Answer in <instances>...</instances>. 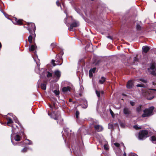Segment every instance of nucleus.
<instances>
[{
	"mask_svg": "<svg viewBox=\"0 0 156 156\" xmlns=\"http://www.w3.org/2000/svg\"><path fill=\"white\" fill-rule=\"evenodd\" d=\"M48 115L54 119L57 120L58 123L63 121V119L61 118L59 112L55 113V112H53L51 114L48 112Z\"/></svg>",
	"mask_w": 156,
	"mask_h": 156,
	"instance_id": "nucleus-1",
	"label": "nucleus"
},
{
	"mask_svg": "<svg viewBox=\"0 0 156 156\" xmlns=\"http://www.w3.org/2000/svg\"><path fill=\"white\" fill-rule=\"evenodd\" d=\"M154 108L153 106L151 107L149 109H146L144 111V113L142 115V117H148L152 114V112Z\"/></svg>",
	"mask_w": 156,
	"mask_h": 156,
	"instance_id": "nucleus-2",
	"label": "nucleus"
},
{
	"mask_svg": "<svg viewBox=\"0 0 156 156\" xmlns=\"http://www.w3.org/2000/svg\"><path fill=\"white\" fill-rule=\"evenodd\" d=\"M114 146H113V149L115 151L117 156H119L121 155L120 147H121L120 144L117 143H115L113 144Z\"/></svg>",
	"mask_w": 156,
	"mask_h": 156,
	"instance_id": "nucleus-3",
	"label": "nucleus"
},
{
	"mask_svg": "<svg viewBox=\"0 0 156 156\" xmlns=\"http://www.w3.org/2000/svg\"><path fill=\"white\" fill-rule=\"evenodd\" d=\"M146 93L145 95L146 96H147L148 95H154V96H153L152 97L147 98V99L151 100L154 98L155 95L156 94V89H148L147 90Z\"/></svg>",
	"mask_w": 156,
	"mask_h": 156,
	"instance_id": "nucleus-4",
	"label": "nucleus"
},
{
	"mask_svg": "<svg viewBox=\"0 0 156 156\" xmlns=\"http://www.w3.org/2000/svg\"><path fill=\"white\" fill-rule=\"evenodd\" d=\"M148 132L146 130H143L140 132L138 136L139 140H143L147 137Z\"/></svg>",
	"mask_w": 156,
	"mask_h": 156,
	"instance_id": "nucleus-5",
	"label": "nucleus"
},
{
	"mask_svg": "<svg viewBox=\"0 0 156 156\" xmlns=\"http://www.w3.org/2000/svg\"><path fill=\"white\" fill-rule=\"evenodd\" d=\"M37 68L35 69V71L37 73H38L40 75L41 77H43L45 75L44 70L42 69L40 71L39 68V66H40V64L39 63H37Z\"/></svg>",
	"mask_w": 156,
	"mask_h": 156,
	"instance_id": "nucleus-6",
	"label": "nucleus"
},
{
	"mask_svg": "<svg viewBox=\"0 0 156 156\" xmlns=\"http://www.w3.org/2000/svg\"><path fill=\"white\" fill-rule=\"evenodd\" d=\"M61 76V72L58 70L55 71L54 74L53 75V78L55 79V82H57Z\"/></svg>",
	"mask_w": 156,
	"mask_h": 156,
	"instance_id": "nucleus-7",
	"label": "nucleus"
},
{
	"mask_svg": "<svg viewBox=\"0 0 156 156\" xmlns=\"http://www.w3.org/2000/svg\"><path fill=\"white\" fill-rule=\"evenodd\" d=\"M148 71L151 74L156 75V69L155 68V65L154 64H152L150 67L148 69Z\"/></svg>",
	"mask_w": 156,
	"mask_h": 156,
	"instance_id": "nucleus-8",
	"label": "nucleus"
},
{
	"mask_svg": "<svg viewBox=\"0 0 156 156\" xmlns=\"http://www.w3.org/2000/svg\"><path fill=\"white\" fill-rule=\"evenodd\" d=\"M27 25L29 26L28 30L30 32L32 30H33L34 32H35L36 30V27L34 23H27Z\"/></svg>",
	"mask_w": 156,
	"mask_h": 156,
	"instance_id": "nucleus-9",
	"label": "nucleus"
},
{
	"mask_svg": "<svg viewBox=\"0 0 156 156\" xmlns=\"http://www.w3.org/2000/svg\"><path fill=\"white\" fill-rule=\"evenodd\" d=\"M94 127L95 130L98 132H101L103 129L102 126L98 124H94Z\"/></svg>",
	"mask_w": 156,
	"mask_h": 156,
	"instance_id": "nucleus-10",
	"label": "nucleus"
},
{
	"mask_svg": "<svg viewBox=\"0 0 156 156\" xmlns=\"http://www.w3.org/2000/svg\"><path fill=\"white\" fill-rule=\"evenodd\" d=\"M13 137H14L15 140L16 141H19L20 140V137L19 135L18 134H12L11 136V139L12 142V139Z\"/></svg>",
	"mask_w": 156,
	"mask_h": 156,
	"instance_id": "nucleus-11",
	"label": "nucleus"
},
{
	"mask_svg": "<svg viewBox=\"0 0 156 156\" xmlns=\"http://www.w3.org/2000/svg\"><path fill=\"white\" fill-rule=\"evenodd\" d=\"M71 89L69 87H64L62 88V91L63 93L66 94L70 91Z\"/></svg>",
	"mask_w": 156,
	"mask_h": 156,
	"instance_id": "nucleus-12",
	"label": "nucleus"
},
{
	"mask_svg": "<svg viewBox=\"0 0 156 156\" xmlns=\"http://www.w3.org/2000/svg\"><path fill=\"white\" fill-rule=\"evenodd\" d=\"M79 25V24L78 22H74L71 24L70 25V28L69 29L70 31H73V27H76Z\"/></svg>",
	"mask_w": 156,
	"mask_h": 156,
	"instance_id": "nucleus-13",
	"label": "nucleus"
},
{
	"mask_svg": "<svg viewBox=\"0 0 156 156\" xmlns=\"http://www.w3.org/2000/svg\"><path fill=\"white\" fill-rule=\"evenodd\" d=\"M123 112L126 116H128L130 114L131 112L128 108H125L123 109Z\"/></svg>",
	"mask_w": 156,
	"mask_h": 156,
	"instance_id": "nucleus-14",
	"label": "nucleus"
},
{
	"mask_svg": "<svg viewBox=\"0 0 156 156\" xmlns=\"http://www.w3.org/2000/svg\"><path fill=\"white\" fill-rule=\"evenodd\" d=\"M15 21H13L14 24H16L19 25H21L22 24V22L20 20H18L16 18H15Z\"/></svg>",
	"mask_w": 156,
	"mask_h": 156,
	"instance_id": "nucleus-15",
	"label": "nucleus"
},
{
	"mask_svg": "<svg viewBox=\"0 0 156 156\" xmlns=\"http://www.w3.org/2000/svg\"><path fill=\"white\" fill-rule=\"evenodd\" d=\"M133 85V82L131 80L129 81L127 84L126 87L130 89L132 87Z\"/></svg>",
	"mask_w": 156,
	"mask_h": 156,
	"instance_id": "nucleus-16",
	"label": "nucleus"
},
{
	"mask_svg": "<svg viewBox=\"0 0 156 156\" xmlns=\"http://www.w3.org/2000/svg\"><path fill=\"white\" fill-rule=\"evenodd\" d=\"M150 48L149 47L145 46L142 47V50L143 52L145 53L147 52L149 50Z\"/></svg>",
	"mask_w": 156,
	"mask_h": 156,
	"instance_id": "nucleus-17",
	"label": "nucleus"
},
{
	"mask_svg": "<svg viewBox=\"0 0 156 156\" xmlns=\"http://www.w3.org/2000/svg\"><path fill=\"white\" fill-rule=\"evenodd\" d=\"M55 60H52L51 63L52 64V65L53 66H55L56 65H61L62 64V63H58V61H56V62H58V63H57L56 64H55Z\"/></svg>",
	"mask_w": 156,
	"mask_h": 156,
	"instance_id": "nucleus-18",
	"label": "nucleus"
},
{
	"mask_svg": "<svg viewBox=\"0 0 156 156\" xmlns=\"http://www.w3.org/2000/svg\"><path fill=\"white\" fill-rule=\"evenodd\" d=\"M105 80L106 78L105 77L102 76L99 81V83L101 84H103L105 81Z\"/></svg>",
	"mask_w": 156,
	"mask_h": 156,
	"instance_id": "nucleus-19",
	"label": "nucleus"
},
{
	"mask_svg": "<svg viewBox=\"0 0 156 156\" xmlns=\"http://www.w3.org/2000/svg\"><path fill=\"white\" fill-rule=\"evenodd\" d=\"M151 140L153 143L156 144V137L154 136L151 137Z\"/></svg>",
	"mask_w": 156,
	"mask_h": 156,
	"instance_id": "nucleus-20",
	"label": "nucleus"
},
{
	"mask_svg": "<svg viewBox=\"0 0 156 156\" xmlns=\"http://www.w3.org/2000/svg\"><path fill=\"white\" fill-rule=\"evenodd\" d=\"M36 48V47L35 45H32L30 46V47L29 48V51H34Z\"/></svg>",
	"mask_w": 156,
	"mask_h": 156,
	"instance_id": "nucleus-21",
	"label": "nucleus"
},
{
	"mask_svg": "<svg viewBox=\"0 0 156 156\" xmlns=\"http://www.w3.org/2000/svg\"><path fill=\"white\" fill-rule=\"evenodd\" d=\"M7 120L8 121L7 124L8 126H9V124L12 123L13 122L12 119L10 118H7Z\"/></svg>",
	"mask_w": 156,
	"mask_h": 156,
	"instance_id": "nucleus-22",
	"label": "nucleus"
},
{
	"mask_svg": "<svg viewBox=\"0 0 156 156\" xmlns=\"http://www.w3.org/2000/svg\"><path fill=\"white\" fill-rule=\"evenodd\" d=\"M41 87L42 89L45 90L46 89V84L41 83Z\"/></svg>",
	"mask_w": 156,
	"mask_h": 156,
	"instance_id": "nucleus-23",
	"label": "nucleus"
},
{
	"mask_svg": "<svg viewBox=\"0 0 156 156\" xmlns=\"http://www.w3.org/2000/svg\"><path fill=\"white\" fill-rule=\"evenodd\" d=\"M26 144H31L32 142L30 140L28 139L24 141V143Z\"/></svg>",
	"mask_w": 156,
	"mask_h": 156,
	"instance_id": "nucleus-24",
	"label": "nucleus"
},
{
	"mask_svg": "<svg viewBox=\"0 0 156 156\" xmlns=\"http://www.w3.org/2000/svg\"><path fill=\"white\" fill-rule=\"evenodd\" d=\"M141 106L140 105L137 107L136 108V111L137 112H139L141 111Z\"/></svg>",
	"mask_w": 156,
	"mask_h": 156,
	"instance_id": "nucleus-25",
	"label": "nucleus"
},
{
	"mask_svg": "<svg viewBox=\"0 0 156 156\" xmlns=\"http://www.w3.org/2000/svg\"><path fill=\"white\" fill-rule=\"evenodd\" d=\"M133 128L136 129H141V126H138L137 125H135L133 126Z\"/></svg>",
	"mask_w": 156,
	"mask_h": 156,
	"instance_id": "nucleus-26",
	"label": "nucleus"
},
{
	"mask_svg": "<svg viewBox=\"0 0 156 156\" xmlns=\"http://www.w3.org/2000/svg\"><path fill=\"white\" fill-rule=\"evenodd\" d=\"M28 40L29 41V42L30 43H31L32 42V37L31 36V35H30L28 37Z\"/></svg>",
	"mask_w": 156,
	"mask_h": 156,
	"instance_id": "nucleus-27",
	"label": "nucleus"
},
{
	"mask_svg": "<svg viewBox=\"0 0 156 156\" xmlns=\"http://www.w3.org/2000/svg\"><path fill=\"white\" fill-rule=\"evenodd\" d=\"M68 129H64V133H63V135L64 136H65V135H68V133H67V131H68L67 130H68Z\"/></svg>",
	"mask_w": 156,
	"mask_h": 156,
	"instance_id": "nucleus-28",
	"label": "nucleus"
},
{
	"mask_svg": "<svg viewBox=\"0 0 156 156\" xmlns=\"http://www.w3.org/2000/svg\"><path fill=\"white\" fill-rule=\"evenodd\" d=\"M54 92L56 95H58L59 94V90H55L54 91Z\"/></svg>",
	"mask_w": 156,
	"mask_h": 156,
	"instance_id": "nucleus-29",
	"label": "nucleus"
},
{
	"mask_svg": "<svg viewBox=\"0 0 156 156\" xmlns=\"http://www.w3.org/2000/svg\"><path fill=\"white\" fill-rule=\"evenodd\" d=\"M79 112L78 111H76V117L78 119L79 117Z\"/></svg>",
	"mask_w": 156,
	"mask_h": 156,
	"instance_id": "nucleus-30",
	"label": "nucleus"
},
{
	"mask_svg": "<svg viewBox=\"0 0 156 156\" xmlns=\"http://www.w3.org/2000/svg\"><path fill=\"white\" fill-rule=\"evenodd\" d=\"M27 149L26 147L24 148L21 150V152L23 153L26 152L27 151Z\"/></svg>",
	"mask_w": 156,
	"mask_h": 156,
	"instance_id": "nucleus-31",
	"label": "nucleus"
},
{
	"mask_svg": "<svg viewBox=\"0 0 156 156\" xmlns=\"http://www.w3.org/2000/svg\"><path fill=\"white\" fill-rule=\"evenodd\" d=\"M47 76L48 77H50L52 76V75L51 73H50L49 72H48Z\"/></svg>",
	"mask_w": 156,
	"mask_h": 156,
	"instance_id": "nucleus-32",
	"label": "nucleus"
},
{
	"mask_svg": "<svg viewBox=\"0 0 156 156\" xmlns=\"http://www.w3.org/2000/svg\"><path fill=\"white\" fill-rule=\"evenodd\" d=\"M136 86L138 87H145V85L141 84H138Z\"/></svg>",
	"mask_w": 156,
	"mask_h": 156,
	"instance_id": "nucleus-33",
	"label": "nucleus"
},
{
	"mask_svg": "<svg viewBox=\"0 0 156 156\" xmlns=\"http://www.w3.org/2000/svg\"><path fill=\"white\" fill-rule=\"evenodd\" d=\"M104 149L106 150H108V146L106 144H105L104 145Z\"/></svg>",
	"mask_w": 156,
	"mask_h": 156,
	"instance_id": "nucleus-34",
	"label": "nucleus"
},
{
	"mask_svg": "<svg viewBox=\"0 0 156 156\" xmlns=\"http://www.w3.org/2000/svg\"><path fill=\"white\" fill-rule=\"evenodd\" d=\"M139 80L142 82L144 83H147V80L144 79H140Z\"/></svg>",
	"mask_w": 156,
	"mask_h": 156,
	"instance_id": "nucleus-35",
	"label": "nucleus"
},
{
	"mask_svg": "<svg viewBox=\"0 0 156 156\" xmlns=\"http://www.w3.org/2000/svg\"><path fill=\"white\" fill-rule=\"evenodd\" d=\"M49 107H50V110H52L53 108H55V106L54 105H49Z\"/></svg>",
	"mask_w": 156,
	"mask_h": 156,
	"instance_id": "nucleus-36",
	"label": "nucleus"
},
{
	"mask_svg": "<svg viewBox=\"0 0 156 156\" xmlns=\"http://www.w3.org/2000/svg\"><path fill=\"white\" fill-rule=\"evenodd\" d=\"M84 106L83 107V108H86L87 107V102L86 101H84Z\"/></svg>",
	"mask_w": 156,
	"mask_h": 156,
	"instance_id": "nucleus-37",
	"label": "nucleus"
},
{
	"mask_svg": "<svg viewBox=\"0 0 156 156\" xmlns=\"http://www.w3.org/2000/svg\"><path fill=\"white\" fill-rule=\"evenodd\" d=\"M133 61L134 62V63H135V62H137L138 61V59L136 57H135L133 58Z\"/></svg>",
	"mask_w": 156,
	"mask_h": 156,
	"instance_id": "nucleus-38",
	"label": "nucleus"
},
{
	"mask_svg": "<svg viewBox=\"0 0 156 156\" xmlns=\"http://www.w3.org/2000/svg\"><path fill=\"white\" fill-rule=\"evenodd\" d=\"M96 94L97 95V96L98 97H99L100 96V93L99 91H98L97 90H96Z\"/></svg>",
	"mask_w": 156,
	"mask_h": 156,
	"instance_id": "nucleus-39",
	"label": "nucleus"
},
{
	"mask_svg": "<svg viewBox=\"0 0 156 156\" xmlns=\"http://www.w3.org/2000/svg\"><path fill=\"white\" fill-rule=\"evenodd\" d=\"M96 68H94L93 69H91L90 71H91V72L93 73H94L96 70Z\"/></svg>",
	"mask_w": 156,
	"mask_h": 156,
	"instance_id": "nucleus-40",
	"label": "nucleus"
},
{
	"mask_svg": "<svg viewBox=\"0 0 156 156\" xmlns=\"http://www.w3.org/2000/svg\"><path fill=\"white\" fill-rule=\"evenodd\" d=\"M136 28L137 29V30H140V29L141 27L139 25H137L136 26Z\"/></svg>",
	"mask_w": 156,
	"mask_h": 156,
	"instance_id": "nucleus-41",
	"label": "nucleus"
},
{
	"mask_svg": "<svg viewBox=\"0 0 156 156\" xmlns=\"http://www.w3.org/2000/svg\"><path fill=\"white\" fill-rule=\"evenodd\" d=\"M108 127L109 129H111L113 127V125L111 124H108Z\"/></svg>",
	"mask_w": 156,
	"mask_h": 156,
	"instance_id": "nucleus-42",
	"label": "nucleus"
},
{
	"mask_svg": "<svg viewBox=\"0 0 156 156\" xmlns=\"http://www.w3.org/2000/svg\"><path fill=\"white\" fill-rule=\"evenodd\" d=\"M92 72H91V71H89V75L90 77H91L93 76Z\"/></svg>",
	"mask_w": 156,
	"mask_h": 156,
	"instance_id": "nucleus-43",
	"label": "nucleus"
},
{
	"mask_svg": "<svg viewBox=\"0 0 156 156\" xmlns=\"http://www.w3.org/2000/svg\"><path fill=\"white\" fill-rule=\"evenodd\" d=\"M130 103L132 106H134V102L133 101H130Z\"/></svg>",
	"mask_w": 156,
	"mask_h": 156,
	"instance_id": "nucleus-44",
	"label": "nucleus"
},
{
	"mask_svg": "<svg viewBox=\"0 0 156 156\" xmlns=\"http://www.w3.org/2000/svg\"><path fill=\"white\" fill-rule=\"evenodd\" d=\"M110 113L111 115L112 116V117H114V116H113L114 113H113V112L112 111L111 109H110Z\"/></svg>",
	"mask_w": 156,
	"mask_h": 156,
	"instance_id": "nucleus-45",
	"label": "nucleus"
},
{
	"mask_svg": "<svg viewBox=\"0 0 156 156\" xmlns=\"http://www.w3.org/2000/svg\"><path fill=\"white\" fill-rule=\"evenodd\" d=\"M13 118L15 120V122H17L18 121L16 119V117H14Z\"/></svg>",
	"mask_w": 156,
	"mask_h": 156,
	"instance_id": "nucleus-46",
	"label": "nucleus"
},
{
	"mask_svg": "<svg viewBox=\"0 0 156 156\" xmlns=\"http://www.w3.org/2000/svg\"><path fill=\"white\" fill-rule=\"evenodd\" d=\"M56 4L58 6H59L60 5V3L58 2V1H57L56 2Z\"/></svg>",
	"mask_w": 156,
	"mask_h": 156,
	"instance_id": "nucleus-47",
	"label": "nucleus"
},
{
	"mask_svg": "<svg viewBox=\"0 0 156 156\" xmlns=\"http://www.w3.org/2000/svg\"><path fill=\"white\" fill-rule=\"evenodd\" d=\"M130 156H138L137 155L135 154H132Z\"/></svg>",
	"mask_w": 156,
	"mask_h": 156,
	"instance_id": "nucleus-48",
	"label": "nucleus"
},
{
	"mask_svg": "<svg viewBox=\"0 0 156 156\" xmlns=\"http://www.w3.org/2000/svg\"><path fill=\"white\" fill-rule=\"evenodd\" d=\"M108 38L110 39H112V37H111V36H108Z\"/></svg>",
	"mask_w": 156,
	"mask_h": 156,
	"instance_id": "nucleus-49",
	"label": "nucleus"
},
{
	"mask_svg": "<svg viewBox=\"0 0 156 156\" xmlns=\"http://www.w3.org/2000/svg\"><path fill=\"white\" fill-rule=\"evenodd\" d=\"M123 156H126V153L124 152L123 154Z\"/></svg>",
	"mask_w": 156,
	"mask_h": 156,
	"instance_id": "nucleus-50",
	"label": "nucleus"
},
{
	"mask_svg": "<svg viewBox=\"0 0 156 156\" xmlns=\"http://www.w3.org/2000/svg\"><path fill=\"white\" fill-rule=\"evenodd\" d=\"M4 15H5V13H4ZM5 17L6 18H8V17H7V16H5Z\"/></svg>",
	"mask_w": 156,
	"mask_h": 156,
	"instance_id": "nucleus-51",
	"label": "nucleus"
},
{
	"mask_svg": "<svg viewBox=\"0 0 156 156\" xmlns=\"http://www.w3.org/2000/svg\"><path fill=\"white\" fill-rule=\"evenodd\" d=\"M103 93H103V91H101V94H103Z\"/></svg>",
	"mask_w": 156,
	"mask_h": 156,
	"instance_id": "nucleus-52",
	"label": "nucleus"
},
{
	"mask_svg": "<svg viewBox=\"0 0 156 156\" xmlns=\"http://www.w3.org/2000/svg\"><path fill=\"white\" fill-rule=\"evenodd\" d=\"M69 101H70H70H71V99H69Z\"/></svg>",
	"mask_w": 156,
	"mask_h": 156,
	"instance_id": "nucleus-53",
	"label": "nucleus"
},
{
	"mask_svg": "<svg viewBox=\"0 0 156 156\" xmlns=\"http://www.w3.org/2000/svg\"><path fill=\"white\" fill-rule=\"evenodd\" d=\"M59 59H60V60H61V57H59Z\"/></svg>",
	"mask_w": 156,
	"mask_h": 156,
	"instance_id": "nucleus-54",
	"label": "nucleus"
},
{
	"mask_svg": "<svg viewBox=\"0 0 156 156\" xmlns=\"http://www.w3.org/2000/svg\"><path fill=\"white\" fill-rule=\"evenodd\" d=\"M65 13H66V16H67V14L66 13V12H65Z\"/></svg>",
	"mask_w": 156,
	"mask_h": 156,
	"instance_id": "nucleus-55",
	"label": "nucleus"
},
{
	"mask_svg": "<svg viewBox=\"0 0 156 156\" xmlns=\"http://www.w3.org/2000/svg\"><path fill=\"white\" fill-rule=\"evenodd\" d=\"M122 146L123 147H124V145H123V144H122Z\"/></svg>",
	"mask_w": 156,
	"mask_h": 156,
	"instance_id": "nucleus-56",
	"label": "nucleus"
},
{
	"mask_svg": "<svg viewBox=\"0 0 156 156\" xmlns=\"http://www.w3.org/2000/svg\"><path fill=\"white\" fill-rule=\"evenodd\" d=\"M80 129H79V130H80Z\"/></svg>",
	"mask_w": 156,
	"mask_h": 156,
	"instance_id": "nucleus-57",
	"label": "nucleus"
},
{
	"mask_svg": "<svg viewBox=\"0 0 156 156\" xmlns=\"http://www.w3.org/2000/svg\"><path fill=\"white\" fill-rule=\"evenodd\" d=\"M53 44H51V45H52Z\"/></svg>",
	"mask_w": 156,
	"mask_h": 156,
	"instance_id": "nucleus-58",
	"label": "nucleus"
},
{
	"mask_svg": "<svg viewBox=\"0 0 156 156\" xmlns=\"http://www.w3.org/2000/svg\"><path fill=\"white\" fill-rule=\"evenodd\" d=\"M13 131V129H12V131Z\"/></svg>",
	"mask_w": 156,
	"mask_h": 156,
	"instance_id": "nucleus-59",
	"label": "nucleus"
},
{
	"mask_svg": "<svg viewBox=\"0 0 156 156\" xmlns=\"http://www.w3.org/2000/svg\"><path fill=\"white\" fill-rule=\"evenodd\" d=\"M154 1L155 2H156V0H154Z\"/></svg>",
	"mask_w": 156,
	"mask_h": 156,
	"instance_id": "nucleus-60",
	"label": "nucleus"
},
{
	"mask_svg": "<svg viewBox=\"0 0 156 156\" xmlns=\"http://www.w3.org/2000/svg\"><path fill=\"white\" fill-rule=\"evenodd\" d=\"M83 129H82H82H81V130H83Z\"/></svg>",
	"mask_w": 156,
	"mask_h": 156,
	"instance_id": "nucleus-61",
	"label": "nucleus"
}]
</instances>
